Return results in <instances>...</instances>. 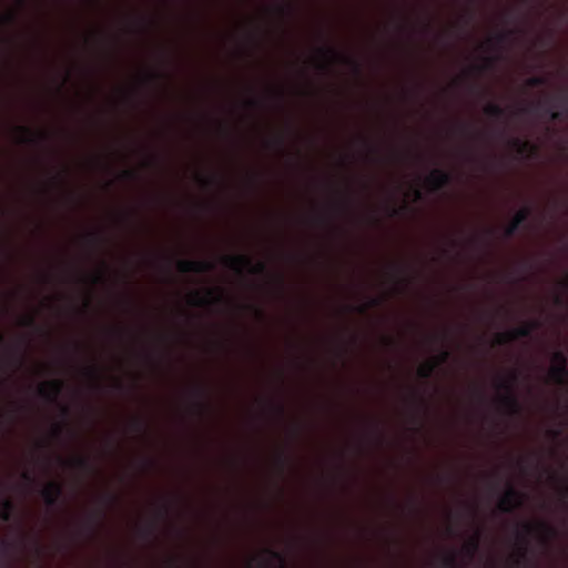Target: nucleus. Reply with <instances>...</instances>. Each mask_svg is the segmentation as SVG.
<instances>
[{
	"label": "nucleus",
	"instance_id": "nucleus-1",
	"mask_svg": "<svg viewBox=\"0 0 568 568\" xmlns=\"http://www.w3.org/2000/svg\"><path fill=\"white\" fill-rule=\"evenodd\" d=\"M190 320L189 312L180 304L169 308L166 327L161 335V342L165 347L166 356L172 369H175V355L178 347L186 342L187 334L185 325Z\"/></svg>",
	"mask_w": 568,
	"mask_h": 568
},
{
	"label": "nucleus",
	"instance_id": "nucleus-2",
	"mask_svg": "<svg viewBox=\"0 0 568 568\" xmlns=\"http://www.w3.org/2000/svg\"><path fill=\"white\" fill-rule=\"evenodd\" d=\"M187 504L185 495L181 491L171 494L162 506V514L169 523V535L172 539H181L185 536V529L180 525L182 517L180 507Z\"/></svg>",
	"mask_w": 568,
	"mask_h": 568
},
{
	"label": "nucleus",
	"instance_id": "nucleus-3",
	"mask_svg": "<svg viewBox=\"0 0 568 568\" xmlns=\"http://www.w3.org/2000/svg\"><path fill=\"white\" fill-rule=\"evenodd\" d=\"M538 528L545 532L544 541L547 542L550 538L557 536V530L548 525L547 523L540 521L537 526H532L529 523H525L521 525V530H517L516 537L519 544V554L517 558L514 560L516 567H521L527 558V545H528V536H530L535 529Z\"/></svg>",
	"mask_w": 568,
	"mask_h": 568
},
{
	"label": "nucleus",
	"instance_id": "nucleus-4",
	"mask_svg": "<svg viewBox=\"0 0 568 568\" xmlns=\"http://www.w3.org/2000/svg\"><path fill=\"white\" fill-rule=\"evenodd\" d=\"M517 381L518 373L514 371L510 373L508 381L500 379L498 383V388L505 390V394L499 398V403L507 410V413L513 416L521 414V405L515 393V384Z\"/></svg>",
	"mask_w": 568,
	"mask_h": 568
},
{
	"label": "nucleus",
	"instance_id": "nucleus-5",
	"mask_svg": "<svg viewBox=\"0 0 568 568\" xmlns=\"http://www.w3.org/2000/svg\"><path fill=\"white\" fill-rule=\"evenodd\" d=\"M539 325L538 321H531L510 331L498 333L495 337V344L506 345L521 337H530L532 332L537 329Z\"/></svg>",
	"mask_w": 568,
	"mask_h": 568
},
{
	"label": "nucleus",
	"instance_id": "nucleus-6",
	"mask_svg": "<svg viewBox=\"0 0 568 568\" xmlns=\"http://www.w3.org/2000/svg\"><path fill=\"white\" fill-rule=\"evenodd\" d=\"M525 496L511 485H508L506 491L499 499V509L503 513H513L524 504Z\"/></svg>",
	"mask_w": 568,
	"mask_h": 568
},
{
	"label": "nucleus",
	"instance_id": "nucleus-7",
	"mask_svg": "<svg viewBox=\"0 0 568 568\" xmlns=\"http://www.w3.org/2000/svg\"><path fill=\"white\" fill-rule=\"evenodd\" d=\"M176 271L180 274H203L211 268L210 263L195 258H180L175 263Z\"/></svg>",
	"mask_w": 568,
	"mask_h": 568
},
{
	"label": "nucleus",
	"instance_id": "nucleus-8",
	"mask_svg": "<svg viewBox=\"0 0 568 568\" xmlns=\"http://www.w3.org/2000/svg\"><path fill=\"white\" fill-rule=\"evenodd\" d=\"M62 386L63 384L60 379L44 381L39 384L38 392L45 400L54 402L58 398Z\"/></svg>",
	"mask_w": 568,
	"mask_h": 568
},
{
	"label": "nucleus",
	"instance_id": "nucleus-9",
	"mask_svg": "<svg viewBox=\"0 0 568 568\" xmlns=\"http://www.w3.org/2000/svg\"><path fill=\"white\" fill-rule=\"evenodd\" d=\"M222 297L216 295L215 292L211 288L205 291V294H202L200 291H192L187 296V303L191 306H204L209 305L212 302H221Z\"/></svg>",
	"mask_w": 568,
	"mask_h": 568
},
{
	"label": "nucleus",
	"instance_id": "nucleus-10",
	"mask_svg": "<svg viewBox=\"0 0 568 568\" xmlns=\"http://www.w3.org/2000/svg\"><path fill=\"white\" fill-rule=\"evenodd\" d=\"M549 373L551 378L556 383L564 385L566 383V379L568 378V363L552 365Z\"/></svg>",
	"mask_w": 568,
	"mask_h": 568
},
{
	"label": "nucleus",
	"instance_id": "nucleus-11",
	"mask_svg": "<svg viewBox=\"0 0 568 568\" xmlns=\"http://www.w3.org/2000/svg\"><path fill=\"white\" fill-rule=\"evenodd\" d=\"M192 396L194 397L193 407L197 414H203L206 409V405L203 403V397L205 395V389L201 386H195L191 390Z\"/></svg>",
	"mask_w": 568,
	"mask_h": 568
},
{
	"label": "nucleus",
	"instance_id": "nucleus-12",
	"mask_svg": "<svg viewBox=\"0 0 568 568\" xmlns=\"http://www.w3.org/2000/svg\"><path fill=\"white\" fill-rule=\"evenodd\" d=\"M480 537L481 532L477 530L464 546L463 550L465 551L467 557L473 558L477 554L479 549Z\"/></svg>",
	"mask_w": 568,
	"mask_h": 568
},
{
	"label": "nucleus",
	"instance_id": "nucleus-13",
	"mask_svg": "<svg viewBox=\"0 0 568 568\" xmlns=\"http://www.w3.org/2000/svg\"><path fill=\"white\" fill-rule=\"evenodd\" d=\"M527 216H528L527 209L518 210L515 213L510 224L507 227V231H506L507 235L513 234L517 230V227L527 219Z\"/></svg>",
	"mask_w": 568,
	"mask_h": 568
},
{
	"label": "nucleus",
	"instance_id": "nucleus-14",
	"mask_svg": "<svg viewBox=\"0 0 568 568\" xmlns=\"http://www.w3.org/2000/svg\"><path fill=\"white\" fill-rule=\"evenodd\" d=\"M43 495L47 503L51 504L59 495V487L54 483H49L43 489Z\"/></svg>",
	"mask_w": 568,
	"mask_h": 568
},
{
	"label": "nucleus",
	"instance_id": "nucleus-15",
	"mask_svg": "<svg viewBox=\"0 0 568 568\" xmlns=\"http://www.w3.org/2000/svg\"><path fill=\"white\" fill-rule=\"evenodd\" d=\"M436 368H437L436 364H433L430 361V362H427L426 364L422 365L418 368L417 374L420 378L428 379L432 377V375L434 374Z\"/></svg>",
	"mask_w": 568,
	"mask_h": 568
},
{
	"label": "nucleus",
	"instance_id": "nucleus-16",
	"mask_svg": "<svg viewBox=\"0 0 568 568\" xmlns=\"http://www.w3.org/2000/svg\"><path fill=\"white\" fill-rule=\"evenodd\" d=\"M163 568H185V566L180 556L169 555L164 560Z\"/></svg>",
	"mask_w": 568,
	"mask_h": 568
},
{
	"label": "nucleus",
	"instance_id": "nucleus-17",
	"mask_svg": "<svg viewBox=\"0 0 568 568\" xmlns=\"http://www.w3.org/2000/svg\"><path fill=\"white\" fill-rule=\"evenodd\" d=\"M264 551L271 557L272 560L276 561L280 567H284L285 557L280 551H276L272 548H266Z\"/></svg>",
	"mask_w": 568,
	"mask_h": 568
},
{
	"label": "nucleus",
	"instance_id": "nucleus-18",
	"mask_svg": "<svg viewBox=\"0 0 568 568\" xmlns=\"http://www.w3.org/2000/svg\"><path fill=\"white\" fill-rule=\"evenodd\" d=\"M450 355H452V353H450L448 349H446V348H445V349H443V351L438 354V356H436V357L432 361V363H433V364H436V367H438L439 365H442V364L446 363V362L450 358Z\"/></svg>",
	"mask_w": 568,
	"mask_h": 568
},
{
	"label": "nucleus",
	"instance_id": "nucleus-19",
	"mask_svg": "<svg viewBox=\"0 0 568 568\" xmlns=\"http://www.w3.org/2000/svg\"><path fill=\"white\" fill-rule=\"evenodd\" d=\"M552 365H559V364H567L568 363V358L566 356V354L561 351H556L554 354H552Z\"/></svg>",
	"mask_w": 568,
	"mask_h": 568
},
{
	"label": "nucleus",
	"instance_id": "nucleus-20",
	"mask_svg": "<svg viewBox=\"0 0 568 568\" xmlns=\"http://www.w3.org/2000/svg\"><path fill=\"white\" fill-rule=\"evenodd\" d=\"M443 565L447 568H455L457 565V558L454 552L446 555L443 558Z\"/></svg>",
	"mask_w": 568,
	"mask_h": 568
},
{
	"label": "nucleus",
	"instance_id": "nucleus-21",
	"mask_svg": "<svg viewBox=\"0 0 568 568\" xmlns=\"http://www.w3.org/2000/svg\"><path fill=\"white\" fill-rule=\"evenodd\" d=\"M106 270L104 267L99 268L92 276V283H103L105 281Z\"/></svg>",
	"mask_w": 568,
	"mask_h": 568
},
{
	"label": "nucleus",
	"instance_id": "nucleus-22",
	"mask_svg": "<svg viewBox=\"0 0 568 568\" xmlns=\"http://www.w3.org/2000/svg\"><path fill=\"white\" fill-rule=\"evenodd\" d=\"M432 179L436 180V184L439 186L445 183L446 176L439 172H434L430 175Z\"/></svg>",
	"mask_w": 568,
	"mask_h": 568
},
{
	"label": "nucleus",
	"instance_id": "nucleus-23",
	"mask_svg": "<svg viewBox=\"0 0 568 568\" xmlns=\"http://www.w3.org/2000/svg\"><path fill=\"white\" fill-rule=\"evenodd\" d=\"M286 463H287V458L286 456H284L283 454L280 455L278 457V465H280V469L281 471L284 470L285 466H286Z\"/></svg>",
	"mask_w": 568,
	"mask_h": 568
},
{
	"label": "nucleus",
	"instance_id": "nucleus-24",
	"mask_svg": "<svg viewBox=\"0 0 568 568\" xmlns=\"http://www.w3.org/2000/svg\"><path fill=\"white\" fill-rule=\"evenodd\" d=\"M549 434H550V436H551L552 438H557V437H559V436H560L561 432H560V429H551V430L549 432Z\"/></svg>",
	"mask_w": 568,
	"mask_h": 568
},
{
	"label": "nucleus",
	"instance_id": "nucleus-25",
	"mask_svg": "<svg viewBox=\"0 0 568 568\" xmlns=\"http://www.w3.org/2000/svg\"><path fill=\"white\" fill-rule=\"evenodd\" d=\"M385 342L387 345H390V346H394L395 345V341L390 337H385Z\"/></svg>",
	"mask_w": 568,
	"mask_h": 568
},
{
	"label": "nucleus",
	"instance_id": "nucleus-26",
	"mask_svg": "<svg viewBox=\"0 0 568 568\" xmlns=\"http://www.w3.org/2000/svg\"><path fill=\"white\" fill-rule=\"evenodd\" d=\"M277 412L283 415L284 414V407L282 405L277 406Z\"/></svg>",
	"mask_w": 568,
	"mask_h": 568
},
{
	"label": "nucleus",
	"instance_id": "nucleus-27",
	"mask_svg": "<svg viewBox=\"0 0 568 568\" xmlns=\"http://www.w3.org/2000/svg\"><path fill=\"white\" fill-rule=\"evenodd\" d=\"M377 304H378V300H377V298H373V300H371V305H372V306H375V305H377Z\"/></svg>",
	"mask_w": 568,
	"mask_h": 568
},
{
	"label": "nucleus",
	"instance_id": "nucleus-28",
	"mask_svg": "<svg viewBox=\"0 0 568 568\" xmlns=\"http://www.w3.org/2000/svg\"><path fill=\"white\" fill-rule=\"evenodd\" d=\"M562 491H564L565 496H568V486H565Z\"/></svg>",
	"mask_w": 568,
	"mask_h": 568
},
{
	"label": "nucleus",
	"instance_id": "nucleus-29",
	"mask_svg": "<svg viewBox=\"0 0 568 568\" xmlns=\"http://www.w3.org/2000/svg\"><path fill=\"white\" fill-rule=\"evenodd\" d=\"M143 74H144V83L146 82V70L144 69L143 71Z\"/></svg>",
	"mask_w": 568,
	"mask_h": 568
},
{
	"label": "nucleus",
	"instance_id": "nucleus-30",
	"mask_svg": "<svg viewBox=\"0 0 568 568\" xmlns=\"http://www.w3.org/2000/svg\"><path fill=\"white\" fill-rule=\"evenodd\" d=\"M170 282L174 283L175 282V278L173 276H170Z\"/></svg>",
	"mask_w": 568,
	"mask_h": 568
},
{
	"label": "nucleus",
	"instance_id": "nucleus-31",
	"mask_svg": "<svg viewBox=\"0 0 568 568\" xmlns=\"http://www.w3.org/2000/svg\"><path fill=\"white\" fill-rule=\"evenodd\" d=\"M258 268H260V271H262V270L264 268V265H263V264H260V265H258Z\"/></svg>",
	"mask_w": 568,
	"mask_h": 568
},
{
	"label": "nucleus",
	"instance_id": "nucleus-32",
	"mask_svg": "<svg viewBox=\"0 0 568 568\" xmlns=\"http://www.w3.org/2000/svg\"><path fill=\"white\" fill-rule=\"evenodd\" d=\"M143 165H144V166L146 165V160H145V159H144Z\"/></svg>",
	"mask_w": 568,
	"mask_h": 568
},
{
	"label": "nucleus",
	"instance_id": "nucleus-33",
	"mask_svg": "<svg viewBox=\"0 0 568 568\" xmlns=\"http://www.w3.org/2000/svg\"><path fill=\"white\" fill-rule=\"evenodd\" d=\"M484 252H485V253H488L489 251H488V250H485Z\"/></svg>",
	"mask_w": 568,
	"mask_h": 568
},
{
	"label": "nucleus",
	"instance_id": "nucleus-34",
	"mask_svg": "<svg viewBox=\"0 0 568 568\" xmlns=\"http://www.w3.org/2000/svg\"><path fill=\"white\" fill-rule=\"evenodd\" d=\"M513 252H514V253H517L518 251H517V250H514Z\"/></svg>",
	"mask_w": 568,
	"mask_h": 568
},
{
	"label": "nucleus",
	"instance_id": "nucleus-35",
	"mask_svg": "<svg viewBox=\"0 0 568 568\" xmlns=\"http://www.w3.org/2000/svg\"><path fill=\"white\" fill-rule=\"evenodd\" d=\"M143 26H144V27L146 26V22H145V21L143 22Z\"/></svg>",
	"mask_w": 568,
	"mask_h": 568
}]
</instances>
